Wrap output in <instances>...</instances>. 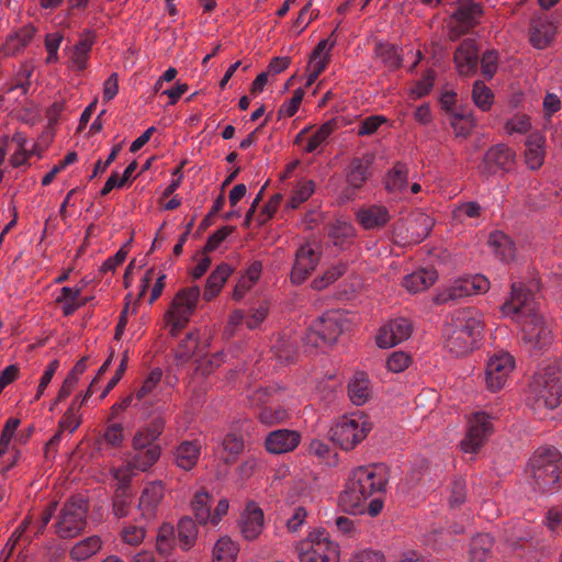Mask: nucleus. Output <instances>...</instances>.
I'll list each match as a JSON object with an SVG mask.
<instances>
[{"label":"nucleus","mask_w":562,"mask_h":562,"mask_svg":"<svg viewBox=\"0 0 562 562\" xmlns=\"http://www.w3.org/2000/svg\"><path fill=\"white\" fill-rule=\"evenodd\" d=\"M347 271V265L345 262H338L329 267L323 276L315 278L311 282V288L316 291H322L337 281Z\"/></svg>","instance_id":"de8ad7c7"},{"label":"nucleus","mask_w":562,"mask_h":562,"mask_svg":"<svg viewBox=\"0 0 562 562\" xmlns=\"http://www.w3.org/2000/svg\"><path fill=\"white\" fill-rule=\"evenodd\" d=\"M233 269L229 265L223 262L216 267V269L209 276L205 284V289L203 292V299L205 301H211L214 299L221 291L222 286L232 274Z\"/></svg>","instance_id":"f704fd0d"},{"label":"nucleus","mask_w":562,"mask_h":562,"mask_svg":"<svg viewBox=\"0 0 562 562\" xmlns=\"http://www.w3.org/2000/svg\"><path fill=\"white\" fill-rule=\"evenodd\" d=\"M356 220L367 231L380 229L391 221V214L385 205L371 204L359 209Z\"/></svg>","instance_id":"b1692460"},{"label":"nucleus","mask_w":562,"mask_h":562,"mask_svg":"<svg viewBox=\"0 0 562 562\" xmlns=\"http://www.w3.org/2000/svg\"><path fill=\"white\" fill-rule=\"evenodd\" d=\"M411 357L403 351H394L386 360V368L394 372H403L409 367Z\"/></svg>","instance_id":"0e129e2a"},{"label":"nucleus","mask_w":562,"mask_h":562,"mask_svg":"<svg viewBox=\"0 0 562 562\" xmlns=\"http://www.w3.org/2000/svg\"><path fill=\"white\" fill-rule=\"evenodd\" d=\"M202 445L198 440H186L180 442L175 452V462L182 470H192L201 454Z\"/></svg>","instance_id":"cd10ccee"},{"label":"nucleus","mask_w":562,"mask_h":562,"mask_svg":"<svg viewBox=\"0 0 562 562\" xmlns=\"http://www.w3.org/2000/svg\"><path fill=\"white\" fill-rule=\"evenodd\" d=\"M451 126L457 137H468L473 127L475 126V120L473 115H461L454 114L451 119Z\"/></svg>","instance_id":"5fc2aeb1"},{"label":"nucleus","mask_w":562,"mask_h":562,"mask_svg":"<svg viewBox=\"0 0 562 562\" xmlns=\"http://www.w3.org/2000/svg\"><path fill=\"white\" fill-rule=\"evenodd\" d=\"M199 346V335L195 331L188 333L175 349V362L183 366L190 361Z\"/></svg>","instance_id":"37998d69"},{"label":"nucleus","mask_w":562,"mask_h":562,"mask_svg":"<svg viewBox=\"0 0 562 562\" xmlns=\"http://www.w3.org/2000/svg\"><path fill=\"white\" fill-rule=\"evenodd\" d=\"M258 420L267 426L272 427L285 423L290 418V412L282 405H266L257 413Z\"/></svg>","instance_id":"a19ab883"},{"label":"nucleus","mask_w":562,"mask_h":562,"mask_svg":"<svg viewBox=\"0 0 562 562\" xmlns=\"http://www.w3.org/2000/svg\"><path fill=\"white\" fill-rule=\"evenodd\" d=\"M515 165L516 153L505 144H497L484 154L477 170L481 176L491 177L498 171L510 172Z\"/></svg>","instance_id":"9b49d317"},{"label":"nucleus","mask_w":562,"mask_h":562,"mask_svg":"<svg viewBox=\"0 0 562 562\" xmlns=\"http://www.w3.org/2000/svg\"><path fill=\"white\" fill-rule=\"evenodd\" d=\"M386 480L383 474L376 472L372 465L355 468L346 483L345 490L339 495V505L350 514H361L366 502L385 491Z\"/></svg>","instance_id":"f03ea898"},{"label":"nucleus","mask_w":562,"mask_h":562,"mask_svg":"<svg viewBox=\"0 0 562 562\" xmlns=\"http://www.w3.org/2000/svg\"><path fill=\"white\" fill-rule=\"evenodd\" d=\"M446 325L464 334H469L471 337L479 340L484 328V319L477 308L463 307L453 311L446 322Z\"/></svg>","instance_id":"2eb2a0df"},{"label":"nucleus","mask_w":562,"mask_h":562,"mask_svg":"<svg viewBox=\"0 0 562 562\" xmlns=\"http://www.w3.org/2000/svg\"><path fill=\"white\" fill-rule=\"evenodd\" d=\"M408 168L402 161H396L384 178V187L389 193H401L407 188Z\"/></svg>","instance_id":"473e14b6"},{"label":"nucleus","mask_w":562,"mask_h":562,"mask_svg":"<svg viewBox=\"0 0 562 562\" xmlns=\"http://www.w3.org/2000/svg\"><path fill=\"white\" fill-rule=\"evenodd\" d=\"M546 139L540 134H531L526 142L525 161L529 169H539L544 161Z\"/></svg>","instance_id":"7c9ffc66"},{"label":"nucleus","mask_w":562,"mask_h":562,"mask_svg":"<svg viewBox=\"0 0 562 562\" xmlns=\"http://www.w3.org/2000/svg\"><path fill=\"white\" fill-rule=\"evenodd\" d=\"M83 403V398L81 401L78 397L72 400L70 406L59 420L58 427L60 430H67L72 434L79 427L81 423L79 408Z\"/></svg>","instance_id":"8fccbe9b"},{"label":"nucleus","mask_w":562,"mask_h":562,"mask_svg":"<svg viewBox=\"0 0 562 562\" xmlns=\"http://www.w3.org/2000/svg\"><path fill=\"white\" fill-rule=\"evenodd\" d=\"M493 546V538L487 533L473 537L469 549V562H486L492 554Z\"/></svg>","instance_id":"4c0bfd02"},{"label":"nucleus","mask_w":562,"mask_h":562,"mask_svg":"<svg viewBox=\"0 0 562 562\" xmlns=\"http://www.w3.org/2000/svg\"><path fill=\"white\" fill-rule=\"evenodd\" d=\"M350 562H385V558L380 551L364 549L353 553Z\"/></svg>","instance_id":"774afa93"},{"label":"nucleus","mask_w":562,"mask_h":562,"mask_svg":"<svg viewBox=\"0 0 562 562\" xmlns=\"http://www.w3.org/2000/svg\"><path fill=\"white\" fill-rule=\"evenodd\" d=\"M238 547L227 537L217 540L213 548V562H235Z\"/></svg>","instance_id":"09e8293b"},{"label":"nucleus","mask_w":562,"mask_h":562,"mask_svg":"<svg viewBox=\"0 0 562 562\" xmlns=\"http://www.w3.org/2000/svg\"><path fill=\"white\" fill-rule=\"evenodd\" d=\"M103 440L113 448H120L124 441V429L120 423H111L103 432Z\"/></svg>","instance_id":"4d7b16f0"},{"label":"nucleus","mask_w":562,"mask_h":562,"mask_svg":"<svg viewBox=\"0 0 562 562\" xmlns=\"http://www.w3.org/2000/svg\"><path fill=\"white\" fill-rule=\"evenodd\" d=\"M533 486L542 493L562 487V454L555 448H540L529 460Z\"/></svg>","instance_id":"7ed1b4c3"},{"label":"nucleus","mask_w":562,"mask_h":562,"mask_svg":"<svg viewBox=\"0 0 562 562\" xmlns=\"http://www.w3.org/2000/svg\"><path fill=\"white\" fill-rule=\"evenodd\" d=\"M161 376L162 371L160 369L157 368L151 370L148 376L143 382V385L136 392L137 400H143L145 396L150 394L160 382Z\"/></svg>","instance_id":"680f3d73"},{"label":"nucleus","mask_w":562,"mask_h":562,"mask_svg":"<svg viewBox=\"0 0 562 562\" xmlns=\"http://www.w3.org/2000/svg\"><path fill=\"white\" fill-rule=\"evenodd\" d=\"M558 26L547 14H535L529 21V43L536 49L549 47L557 35Z\"/></svg>","instance_id":"dca6fc26"},{"label":"nucleus","mask_w":562,"mask_h":562,"mask_svg":"<svg viewBox=\"0 0 562 562\" xmlns=\"http://www.w3.org/2000/svg\"><path fill=\"white\" fill-rule=\"evenodd\" d=\"M200 289L196 285L181 289L173 297L165 317L170 326V335L178 336L180 330L187 326L190 317L195 311Z\"/></svg>","instance_id":"0eeeda50"},{"label":"nucleus","mask_w":562,"mask_h":562,"mask_svg":"<svg viewBox=\"0 0 562 562\" xmlns=\"http://www.w3.org/2000/svg\"><path fill=\"white\" fill-rule=\"evenodd\" d=\"M372 157H355L350 160L348 167L346 168V182L347 188L345 192L349 190H359L361 189L368 179L371 177L370 167L372 165Z\"/></svg>","instance_id":"4be33fe9"},{"label":"nucleus","mask_w":562,"mask_h":562,"mask_svg":"<svg viewBox=\"0 0 562 562\" xmlns=\"http://www.w3.org/2000/svg\"><path fill=\"white\" fill-rule=\"evenodd\" d=\"M294 550L300 562H339V546L329 539L324 529H315L295 542Z\"/></svg>","instance_id":"423d86ee"},{"label":"nucleus","mask_w":562,"mask_h":562,"mask_svg":"<svg viewBox=\"0 0 562 562\" xmlns=\"http://www.w3.org/2000/svg\"><path fill=\"white\" fill-rule=\"evenodd\" d=\"M175 529L170 524H162L156 538V547L160 553H168L172 549Z\"/></svg>","instance_id":"6e6d98bb"},{"label":"nucleus","mask_w":562,"mask_h":562,"mask_svg":"<svg viewBox=\"0 0 562 562\" xmlns=\"http://www.w3.org/2000/svg\"><path fill=\"white\" fill-rule=\"evenodd\" d=\"M471 98L476 108L482 112H488L494 104V92L484 81L475 80L472 87Z\"/></svg>","instance_id":"c03bdc74"},{"label":"nucleus","mask_w":562,"mask_h":562,"mask_svg":"<svg viewBox=\"0 0 562 562\" xmlns=\"http://www.w3.org/2000/svg\"><path fill=\"white\" fill-rule=\"evenodd\" d=\"M314 181L303 180L299 182L288 202V206L291 209H297L303 202L310 199V196L314 193Z\"/></svg>","instance_id":"3c124183"},{"label":"nucleus","mask_w":562,"mask_h":562,"mask_svg":"<svg viewBox=\"0 0 562 562\" xmlns=\"http://www.w3.org/2000/svg\"><path fill=\"white\" fill-rule=\"evenodd\" d=\"M514 368L515 359L508 352H499L490 357L485 368L487 389L492 392L503 389Z\"/></svg>","instance_id":"4468645a"},{"label":"nucleus","mask_w":562,"mask_h":562,"mask_svg":"<svg viewBox=\"0 0 562 562\" xmlns=\"http://www.w3.org/2000/svg\"><path fill=\"white\" fill-rule=\"evenodd\" d=\"M477 50L476 42L472 38L462 41L457 47L453 60L461 76L468 77L475 74L479 60Z\"/></svg>","instance_id":"412c9836"},{"label":"nucleus","mask_w":562,"mask_h":562,"mask_svg":"<svg viewBox=\"0 0 562 562\" xmlns=\"http://www.w3.org/2000/svg\"><path fill=\"white\" fill-rule=\"evenodd\" d=\"M240 532L246 540H255L263 529V512L254 502L246 505L240 517Z\"/></svg>","instance_id":"a878e982"},{"label":"nucleus","mask_w":562,"mask_h":562,"mask_svg":"<svg viewBox=\"0 0 562 562\" xmlns=\"http://www.w3.org/2000/svg\"><path fill=\"white\" fill-rule=\"evenodd\" d=\"M134 494L131 488L116 487L112 497V512L117 518L127 517L132 510Z\"/></svg>","instance_id":"79ce46f5"},{"label":"nucleus","mask_w":562,"mask_h":562,"mask_svg":"<svg viewBox=\"0 0 562 562\" xmlns=\"http://www.w3.org/2000/svg\"><path fill=\"white\" fill-rule=\"evenodd\" d=\"M490 288V281L482 274L461 278L437 294V304H446L464 296L484 293Z\"/></svg>","instance_id":"9d476101"},{"label":"nucleus","mask_w":562,"mask_h":562,"mask_svg":"<svg viewBox=\"0 0 562 562\" xmlns=\"http://www.w3.org/2000/svg\"><path fill=\"white\" fill-rule=\"evenodd\" d=\"M482 214V206L475 201L458 204L452 211L456 221L463 222L465 218H477Z\"/></svg>","instance_id":"864d4df0"},{"label":"nucleus","mask_w":562,"mask_h":562,"mask_svg":"<svg viewBox=\"0 0 562 562\" xmlns=\"http://www.w3.org/2000/svg\"><path fill=\"white\" fill-rule=\"evenodd\" d=\"M36 33L33 24H25L7 36L3 50L8 56H14L24 50Z\"/></svg>","instance_id":"bb28decb"},{"label":"nucleus","mask_w":562,"mask_h":562,"mask_svg":"<svg viewBox=\"0 0 562 562\" xmlns=\"http://www.w3.org/2000/svg\"><path fill=\"white\" fill-rule=\"evenodd\" d=\"M348 395L356 405L364 404L370 397V381L363 372L357 373L348 384Z\"/></svg>","instance_id":"ea45409f"},{"label":"nucleus","mask_w":562,"mask_h":562,"mask_svg":"<svg viewBox=\"0 0 562 562\" xmlns=\"http://www.w3.org/2000/svg\"><path fill=\"white\" fill-rule=\"evenodd\" d=\"M502 311L520 324L522 339L530 348L541 350L550 345L551 329L538 313L533 289L513 282L510 297L502 305Z\"/></svg>","instance_id":"f257e3e1"},{"label":"nucleus","mask_w":562,"mask_h":562,"mask_svg":"<svg viewBox=\"0 0 562 562\" xmlns=\"http://www.w3.org/2000/svg\"><path fill=\"white\" fill-rule=\"evenodd\" d=\"M530 128V117L526 114H517L505 124V130L508 134H526Z\"/></svg>","instance_id":"052dcab7"},{"label":"nucleus","mask_w":562,"mask_h":562,"mask_svg":"<svg viewBox=\"0 0 562 562\" xmlns=\"http://www.w3.org/2000/svg\"><path fill=\"white\" fill-rule=\"evenodd\" d=\"M374 53L376 58L389 69H397L402 65L403 59L395 45L379 43L375 46Z\"/></svg>","instance_id":"49530a36"},{"label":"nucleus","mask_w":562,"mask_h":562,"mask_svg":"<svg viewBox=\"0 0 562 562\" xmlns=\"http://www.w3.org/2000/svg\"><path fill=\"white\" fill-rule=\"evenodd\" d=\"M483 14L481 3L473 0H462L458 3L457 10L452 13L451 20L454 22L452 33L456 36L467 34L480 23Z\"/></svg>","instance_id":"f3484780"},{"label":"nucleus","mask_w":562,"mask_h":562,"mask_svg":"<svg viewBox=\"0 0 562 562\" xmlns=\"http://www.w3.org/2000/svg\"><path fill=\"white\" fill-rule=\"evenodd\" d=\"M160 456V447H148L145 449L133 450L128 457V468L145 472L159 460Z\"/></svg>","instance_id":"2f4dec72"},{"label":"nucleus","mask_w":562,"mask_h":562,"mask_svg":"<svg viewBox=\"0 0 562 562\" xmlns=\"http://www.w3.org/2000/svg\"><path fill=\"white\" fill-rule=\"evenodd\" d=\"M319 254L310 245H302L295 254L294 265L291 270V282L294 284L303 283L315 270L319 262Z\"/></svg>","instance_id":"a211bd4d"},{"label":"nucleus","mask_w":562,"mask_h":562,"mask_svg":"<svg viewBox=\"0 0 562 562\" xmlns=\"http://www.w3.org/2000/svg\"><path fill=\"white\" fill-rule=\"evenodd\" d=\"M562 400V366L547 367L530 384L528 404L535 411L554 409Z\"/></svg>","instance_id":"20e7f679"},{"label":"nucleus","mask_w":562,"mask_h":562,"mask_svg":"<svg viewBox=\"0 0 562 562\" xmlns=\"http://www.w3.org/2000/svg\"><path fill=\"white\" fill-rule=\"evenodd\" d=\"M245 442L240 435L228 432L221 441L216 454L226 464L236 462L238 456L244 451Z\"/></svg>","instance_id":"c756f323"},{"label":"nucleus","mask_w":562,"mask_h":562,"mask_svg":"<svg viewBox=\"0 0 562 562\" xmlns=\"http://www.w3.org/2000/svg\"><path fill=\"white\" fill-rule=\"evenodd\" d=\"M178 540L182 550L191 549L198 537V528L191 517H182L178 522Z\"/></svg>","instance_id":"a18cd8bd"},{"label":"nucleus","mask_w":562,"mask_h":562,"mask_svg":"<svg viewBox=\"0 0 562 562\" xmlns=\"http://www.w3.org/2000/svg\"><path fill=\"white\" fill-rule=\"evenodd\" d=\"M289 515L290 517L285 521V527L289 532H296L305 522L308 513L305 507L296 506L294 508H290Z\"/></svg>","instance_id":"bf43d9fd"},{"label":"nucleus","mask_w":562,"mask_h":562,"mask_svg":"<svg viewBox=\"0 0 562 562\" xmlns=\"http://www.w3.org/2000/svg\"><path fill=\"white\" fill-rule=\"evenodd\" d=\"M487 244L495 256L502 261H508L515 256V246L503 232L495 231L488 236Z\"/></svg>","instance_id":"e433bc0d"},{"label":"nucleus","mask_w":562,"mask_h":562,"mask_svg":"<svg viewBox=\"0 0 562 562\" xmlns=\"http://www.w3.org/2000/svg\"><path fill=\"white\" fill-rule=\"evenodd\" d=\"M370 430V424L362 417L342 416L331 427L330 439L342 450L349 451L363 441Z\"/></svg>","instance_id":"6e6552de"},{"label":"nucleus","mask_w":562,"mask_h":562,"mask_svg":"<svg viewBox=\"0 0 562 562\" xmlns=\"http://www.w3.org/2000/svg\"><path fill=\"white\" fill-rule=\"evenodd\" d=\"M103 541L99 536L87 537L75 543L69 550V557L76 562H82L95 555L102 548Z\"/></svg>","instance_id":"72a5a7b5"},{"label":"nucleus","mask_w":562,"mask_h":562,"mask_svg":"<svg viewBox=\"0 0 562 562\" xmlns=\"http://www.w3.org/2000/svg\"><path fill=\"white\" fill-rule=\"evenodd\" d=\"M94 33L90 30L85 31L74 46L70 55L71 67L76 70H83L87 67L90 50L94 44Z\"/></svg>","instance_id":"c85d7f7f"},{"label":"nucleus","mask_w":562,"mask_h":562,"mask_svg":"<svg viewBox=\"0 0 562 562\" xmlns=\"http://www.w3.org/2000/svg\"><path fill=\"white\" fill-rule=\"evenodd\" d=\"M498 69V53L486 50L481 58V72L487 79H492Z\"/></svg>","instance_id":"13d9d810"},{"label":"nucleus","mask_w":562,"mask_h":562,"mask_svg":"<svg viewBox=\"0 0 562 562\" xmlns=\"http://www.w3.org/2000/svg\"><path fill=\"white\" fill-rule=\"evenodd\" d=\"M491 416L485 412H476L469 419V429L465 438L460 442L465 453H476L493 431Z\"/></svg>","instance_id":"ddd939ff"},{"label":"nucleus","mask_w":562,"mask_h":562,"mask_svg":"<svg viewBox=\"0 0 562 562\" xmlns=\"http://www.w3.org/2000/svg\"><path fill=\"white\" fill-rule=\"evenodd\" d=\"M303 97L304 90L302 88L294 90L292 98L280 106L279 115L286 117L293 116L297 112Z\"/></svg>","instance_id":"e2e57ef3"},{"label":"nucleus","mask_w":562,"mask_h":562,"mask_svg":"<svg viewBox=\"0 0 562 562\" xmlns=\"http://www.w3.org/2000/svg\"><path fill=\"white\" fill-rule=\"evenodd\" d=\"M165 487L161 482H151L143 490L137 509L144 519L156 517L158 506L164 498Z\"/></svg>","instance_id":"5701e85b"},{"label":"nucleus","mask_w":562,"mask_h":562,"mask_svg":"<svg viewBox=\"0 0 562 562\" xmlns=\"http://www.w3.org/2000/svg\"><path fill=\"white\" fill-rule=\"evenodd\" d=\"M412 324L404 317L391 319L383 325L376 336V345L380 348H392L409 338Z\"/></svg>","instance_id":"6ab92c4d"},{"label":"nucleus","mask_w":562,"mask_h":562,"mask_svg":"<svg viewBox=\"0 0 562 562\" xmlns=\"http://www.w3.org/2000/svg\"><path fill=\"white\" fill-rule=\"evenodd\" d=\"M336 122L334 120L324 123L307 140L305 151H315L334 132Z\"/></svg>","instance_id":"603ef678"},{"label":"nucleus","mask_w":562,"mask_h":562,"mask_svg":"<svg viewBox=\"0 0 562 562\" xmlns=\"http://www.w3.org/2000/svg\"><path fill=\"white\" fill-rule=\"evenodd\" d=\"M434 220L422 212L414 213L406 222L394 225V235L403 244H419L431 232Z\"/></svg>","instance_id":"f8f14e48"},{"label":"nucleus","mask_w":562,"mask_h":562,"mask_svg":"<svg viewBox=\"0 0 562 562\" xmlns=\"http://www.w3.org/2000/svg\"><path fill=\"white\" fill-rule=\"evenodd\" d=\"M89 501L82 495L69 497L61 506L54 525L56 535L61 539L79 536L87 527Z\"/></svg>","instance_id":"39448f33"},{"label":"nucleus","mask_w":562,"mask_h":562,"mask_svg":"<svg viewBox=\"0 0 562 562\" xmlns=\"http://www.w3.org/2000/svg\"><path fill=\"white\" fill-rule=\"evenodd\" d=\"M302 440L301 432L293 429L270 431L265 439V448L271 454H283L297 448Z\"/></svg>","instance_id":"aec40b11"},{"label":"nucleus","mask_w":562,"mask_h":562,"mask_svg":"<svg viewBox=\"0 0 562 562\" xmlns=\"http://www.w3.org/2000/svg\"><path fill=\"white\" fill-rule=\"evenodd\" d=\"M437 278L438 276L436 270L420 269L405 277L403 285L407 289V291L417 293L431 286L436 282Z\"/></svg>","instance_id":"c9c22d12"},{"label":"nucleus","mask_w":562,"mask_h":562,"mask_svg":"<svg viewBox=\"0 0 562 562\" xmlns=\"http://www.w3.org/2000/svg\"><path fill=\"white\" fill-rule=\"evenodd\" d=\"M145 528L142 526L128 525L122 530V540L131 546H137L143 542L145 538Z\"/></svg>","instance_id":"69168bd1"},{"label":"nucleus","mask_w":562,"mask_h":562,"mask_svg":"<svg viewBox=\"0 0 562 562\" xmlns=\"http://www.w3.org/2000/svg\"><path fill=\"white\" fill-rule=\"evenodd\" d=\"M386 122V119L382 115H371L360 122L358 126V135L367 136L374 134L378 128Z\"/></svg>","instance_id":"338daca9"},{"label":"nucleus","mask_w":562,"mask_h":562,"mask_svg":"<svg viewBox=\"0 0 562 562\" xmlns=\"http://www.w3.org/2000/svg\"><path fill=\"white\" fill-rule=\"evenodd\" d=\"M443 337L446 348L456 357H462L472 352L479 341L471 337V335L459 331L446 324L443 326Z\"/></svg>","instance_id":"393cba45"},{"label":"nucleus","mask_w":562,"mask_h":562,"mask_svg":"<svg viewBox=\"0 0 562 562\" xmlns=\"http://www.w3.org/2000/svg\"><path fill=\"white\" fill-rule=\"evenodd\" d=\"M344 330L342 317L338 312L323 314L308 328L304 337L305 344L315 348L331 346Z\"/></svg>","instance_id":"1a4fd4ad"},{"label":"nucleus","mask_w":562,"mask_h":562,"mask_svg":"<svg viewBox=\"0 0 562 562\" xmlns=\"http://www.w3.org/2000/svg\"><path fill=\"white\" fill-rule=\"evenodd\" d=\"M213 497L205 491L196 492L191 501V509L200 525L211 524V506Z\"/></svg>","instance_id":"58836bf2"}]
</instances>
